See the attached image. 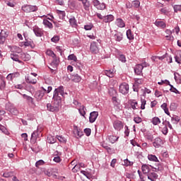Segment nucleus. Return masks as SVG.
<instances>
[{"label": "nucleus", "mask_w": 181, "mask_h": 181, "mask_svg": "<svg viewBox=\"0 0 181 181\" xmlns=\"http://www.w3.org/2000/svg\"><path fill=\"white\" fill-rule=\"evenodd\" d=\"M71 80H72V81H74V83H80V81H81V76H80L77 74L71 75Z\"/></svg>", "instance_id": "412c9836"}, {"label": "nucleus", "mask_w": 181, "mask_h": 181, "mask_svg": "<svg viewBox=\"0 0 181 181\" xmlns=\"http://www.w3.org/2000/svg\"><path fill=\"white\" fill-rule=\"evenodd\" d=\"M90 50L94 54H97V53H98L99 49H98V45H97V42H91Z\"/></svg>", "instance_id": "f8f14e48"}, {"label": "nucleus", "mask_w": 181, "mask_h": 181, "mask_svg": "<svg viewBox=\"0 0 181 181\" xmlns=\"http://www.w3.org/2000/svg\"><path fill=\"white\" fill-rule=\"evenodd\" d=\"M142 70H144V66L141 64H137L134 67V73L137 76H141V74H142Z\"/></svg>", "instance_id": "2eb2a0df"}, {"label": "nucleus", "mask_w": 181, "mask_h": 181, "mask_svg": "<svg viewBox=\"0 0 181 181\" xmlns=\"http://www.w3.org/2000/svg\"><path fill=\"white\" fill-rule=\"evenodd\" d=\"M154 25L160 29H165V28H166V23L163 21L156 20Z\"/></svg>", "instance_id": "dca6fc26"}, {"label": "nucleus", "mask_w": 181, "mask_h": 181, "mask_svg": "<svg viewBox=\"0 0 181 181\" xmlns=\"http://www.w3.org/2000/svg\"><path fill=\"white\" fill-rule=\"evenodd\" d=\"M117 96L116 97H113L112 98V101L115 105V107H116L117 108H119V100L117 98Z\"/></svg>", "instance_id": "e433bc0d"}, {"label": "nucleus", "mask_w": 181, "mask_h": 181, "mask_svg": "<svg viewBox=\"0 0 181 181\" xmlns=\"http://www.w3.org/2000/svg\"><path fill=\"white\" fill-rule=\"evenodd\" d=\"M119 91L124 95L128 94L129 93V85L125 82L121 83L119 86Z\"/></svg>", "instance_id": "20e7f679"}, {"label": "nucleus", "mask_w": 181, "mask_h": 181, "mask_svg": "<svg viewBox=\"0 0 181 181\" xmlns=\"http://www.w3.org/2000/svg\"><path fill=\"white\" fill-rule=\"evenodd\" d=\"M79 2H82V5L85 11H90V1L88 0H78Z\"/></svg>", "instance_id": "a211bd4d"}, {"label": "nucleus", "mask_w": 181, "mask_h": 181, "mask_svg": "<svg viewBox=\"0 0 181 181\" xmlns=\"http://www.w3.org/2000/svg\"><path fill=\"white\" fill-rule=\"evenodd\" d=\"M10 57L13 62H18V63H22V61L19 60V55L16 54H11Z\"/></svg>", "instance_id": "473e14b6"}, {"label": "nucleus", "mask_w": 181, "mask_h": 181, "mask_svg": "<svg viewBox=\"0 0 181 181\" xmlns=\"http://www.w3.org/2000/svg\"><path fill=\"white\" fill-rule=\"evenodd\" d=\"M126 35L129 40H134V34H132V31H131V30H127Z\"/></svg>", "instance_id": "58836bf2"}, {"label": "nucleus", "mask_w": 181, "mask_h": 181, "mask_svg": "<svg viewBox=\"0 0 181 181\" xmlns=\"http://www.w3.org/2000/svg\"><path fill=\"white\" fill-rule=\"evenodd\" d=\"M21 57L24 62H29L30 60V55L29 54L22 53Z\"/></svg>", "instance_id": "2f4dec72"}, {"label": "nucleus", "mask_w": 181, "mask_h": 181, "mask_svg": "<svg viewBox=\"0 0 181 181\" xmlns=\"http://www.w3.org/2000/svg\"><path fill=\"white\" fill-rule=\"evenodd\" d=\"M92 4L96 9L98 11H104L107 8V6L105 4V3H101L98 0H93Z\"/></svg>", "instance_id": "423d86ee"}, {"label": "nucleus", "mask_w": 181, "mask_h": 181, "mask_svg": "<svg viewBox=\"0 0 181 181\" xmlns=\"http://www.w3.org/2000/svg\"><path fill=\"white\" fill-rule=\"evenodd\" d=\"M81 168H86V164H84L83 163H79L78 164H76L72 168V172L74 173H77V172H78V170H80V169H81Z\"/></svg>", "instance_id": "ddd939ff"}, {"label": "nucleus", "mask_w": 181, "mask_h": 181, "mask_svg": "<svg viewBox=\"0 0 181 181\" xmlns=\"http://www.w3.org/2000/svg\"><path fill=\"white\" fill-rule=\"evenodd\" d=\"M103 21L105 23H108L110 22H112V21H114V16L110 14V15L103 16Z\"/></svg>", "instance_id": "aec40b11"}, {"label": "nucleus", "mask_w": 181, "mask_h": 181, "mask_svg": "<svg viewBox=\"0 0 181 181\" xmlns=\"http://www.w3.org/2000/svg\"><path fill=\"white\" fill-rule=\"evenodd\" d=\"M42 165H45V161H43V160H39L35 163L36 168H39V166H42Z\"/></svg>", "instance_id": "0e129e2a"}, {"label": "nucleus", "mask_w": 181, "mask_h": 181, "mask_svg": "<svg viewBox=\"0 0 181 181\" xmlns=\"http://www.w3.org/2000/svg\"><path fill=\"white\" fill-rule=\"evenodd\" d=\"M6 37H8V31L1 30L0 33V45H4V43H5Z\"/></svg>", "instance_id": "1a4fd4ad"}, {"label": "nucleus", "mask_w": 181, "mask_h": 181, "mask_svg": "<svg viewBox=\"0 0 181 181\" xmlns=\"http://www.w3.org/2000/svg\"><path fill=\"white\" fill-rule=\"evenodd\" d=\"M86 110L87 109H86V107H84V105H82L81 108L78 109L79 113L81 114V115H82V117H85Z\"/></svg>", "instance_id": "c03bdc74"}, {"label": "nucleus", "mask_w": 181, "mask_h": 181, "mask_svg": "<svg viewBox=\"0 0 181 181\" xmlns=\"http://www.w3.org/2000/svg\"><path fill=\"white\" fill-rule=\"evenodd\" d=\"M132 6L134 8H139L141 6V2L138 0H135L132 1Z\"/></svg>", "instance_id": "8fccbe9b"}, {"label": "nucleus", "mask_w": 181, "mask_h": 181, "mask_svg": "<svg viewBox=\"0 0 181 181\" xmlns=\"http://www.w3.org/2000/svg\"><path fill=\"white\" fill-rule=\"evenodd\" d=\"M8 111L12 114V115H18L19 114V111H18V109L13 106V105H10L8 107Z\"/></svg>", "instance_id": "f3484780"}, {"label": "nucleus", "mask_w": 181, "mask_h": 181, "mask_svg": "<svg viewBox=\"0 0 181 181\" xmlns=\"http://www.w3.org/2000/svg\"><path fill=\"white\" fill-rule=\"evenodd\" d=\"M116 25L118 28H125V22L122 18L116 19Z\"/></svg>", "instance_id": "a878e982"}, {"label": "nucleus", "mask_w": 181, "mask_h": 181, "mask_svg": "<svg viewBox=\"0 0 181 181\" xmlns=\"http://www.w3.org/2000/svg\"><path fill=\"white\" fill-rule=\"evenodd\" d=\"M69 22L72 28H77V20H76V17L71 16Z\"/></svg>", "instance_id": "5701e85b"}, {"label": "nucleus", "mask_w": 181, "mask_h": 181, "mask_svg": "<svg viewBox=\"0 0 181 181\" xmlns=\"http://www.w3.org/2000/svg\"><path fill=\"white\" fill-rule=\"evenodd\" d=\"M146 139H147L148 141H150L151 142H152L153 141V135H152L151 134L148 133L145 136Z\"/></svg>", "instance_id": "4d7b16f0"}, {"label": "nucleus", "mask_w": 181, "mask_h": 181, "mask_svg": "<svg viewBox=\"0 0 181 181\" xmlns=\"http://www.w3.org/2000/svg\"><path fill=\"white\" fill-rule=\"evenodd\" d=\"M67 93L64 92V87L59 86L55 88L53 93V103L47 104V110L50 112H59L62 105V98H65Z\"/></svg>", "instance_id": "f257e3e1"}, {"label": "nucleus", "mask_w": 181, "mask_h": 181, "mask_svg": "<svg viewBox=\"0 0 181 181\" xmlns=\"http://www.w3.org/2000/svg\"><path fill=\"white\" fill-rule=\"evenodd\" d=\"M42 23L45 28H48V29H53V24L47 19H44Z\"/></svg>", "instance_id": "cd10ccee"}, {"label": "nucleus", "mask_w": 181, "mask_h": 181, "mask_svg": "<svg viewBox=\"0 0 181 181\" xmlns=\"http://www.w3.org/2000/svg\"><path fill=\"white\" fill-rule=\"evenodd\" d=\"M46 54H47V56H50L51 57H56V54H54V52L52 51V49H47Z\"/></svg>", "instance_id": "13d9d810"}, {"label": "nucleus", "mask_w": 181, "mask_h": 181, "mask_svg": "<svg viewBox=\"0 0 181 181\" xmlns=\"http://www.w3.org/2000/svg\"><path fill=\"white\" fill-rule=\"evenodd\" d=\"M33 32L37 37H42L43 36V30L42 28H39L38 27L33 28Z\"/></svg>", "instance_id": "4468645a"}, {"label": "nucleus", "mask_w": 181, "mask_h": 181, "mask_svg": "<svg viewBox=\"0 0 181 181\" xmlns=\"http://www.w3.org/2000/svg\"><path fill=\"white\" fill-rule=\"evenodd\" d=\"M118 138L119 137H117V136H110L109 141L111 142V144H115V142L118 141Z\"/></svg>", "instance_id": "37998d69"}, {"label": "nucleus", "mask_w": 181, "mask_h": 181, "mask_svg": "<svg viewBox=\"0 0 181 181\" xmlns=\"http://www.w3.org/2000/svg\"><path fill=\"white\" fill-rule=\"evenodd\" d=\"M19 76H21V74H19V72H14L12 74H9L6 78L7 80H13V78H16V77H19Z\"/></svg>", "instance_id": "b1692460"}, {"label": "nucleus", "mask_w": 181, "mask_h": 181, "mask_svg": "<svg viewBox=\"0 0 181 181\" xmlns=\"http://www.w3.org/2000/svg\"><path fill=\"white\" fill-rule=\"evenodd\" d=\"M57 13L59 16V19H64L66 17V12L64 11L57 10Z\"/></svg>", "instance_id": "4c0bfd02"}, {"label": "nucleus", "mask_w": 181, "mask_h": 181, "mask_svg": "<svg viewBox=\"0 0 181 181\" xmlns=\"http://www.w3.org/2000/svg\"><path fill=\"white\" fill-rule=\"evenodd\" d=\"M109 94L111 95V97H118V93H117V90L111 88L109 89Z\"/></svg>", "instance_id": "c9c22d12"}, {"label": "nucleus", "mask_w": 181, "mask_h": 181, "mask_svg": "<svg viewBox=\"0 0 181 181\" xmlns=\"http://www.w3.org/2000/svg\"><path fill=\"white\" fill-rule=\"evenodd\" d=\"M148 160H151V162H159L158 157H156V156L153 155V154H148Z\"/></svg>", "instance_id": "72a5a7b5"}, {"label": "nucleus", "mask_w": 181, "mask_h": 181, "mask_svg": "<svg viewBox=\"0 0 181 181\" xmlns=\"http://www.w3.org/2000/svg\"><path fill=\"white\" fill-rule=\"evenodd\" d=\"M56 138L62 144H66V142H67V139H66V138L63 136H57Z\"/></svg>", "instance_id": "79ce46f5"}, {"label": "nucleus", "mask_w": 181, "mask_h": 181, "mask_svg": "<svg viewBox=\"0 0 181 181\" xmlns=\"http://www.w3.org/2000/svg\"><path fill=\"white\" fill-rule=\"evenodd\" d=\"M56 141H57V138L53 136H49L47 137V141L48 144H55Z\"/></svg>", "instance_id": "f704fd0d"}, {"label": "nucleus", "mask_w": 181, "mask_h": 181, "mask_svg": "<svg viewBox=\"0 0 181 181\" xmlns=\"http://www.w3.org/2000/svg\"><path fill=\"white\" fill-rule=\"evenodd\" d=\"M147 177L148 180L155 181V180L158 179V174L156 173H148L147 175Z\"/></svg>", "instance_id": "6ab92c4d"}, {"label": "nucleus", "mask_w": 181, "mask_h": 181, "mask_svg": "<svg viewBox=\"0 0 181 181\" xmlns=\"http://www.w3.org/2000/svg\"><path fill=\"white\" fill-rule=\"evenodd\" d=\"M151 122L153 125H159V124H160V119L158 117H155L152 119Z\"/></svg>", "instance_id": "a19ab883"}, {"label": "nucleus", "mask_w": 181, "mask_h": 181, "mask_svg": "<svg viewBox=\"0 0 181 181\" xmlns=\"http://www.w3.org/2000/svg\"><path fill=\"white\" fill-rule=\"evenodd\" d=\"M23 98H25V100H27V101H28V103H31V104H33V99L32 97L24 94L23 95Z\"/></svg>", "instance_id": "3c124183"}, {"label": "nucleus", "mask_w": 181, "mask_h": 181, "mask_svg": "<svg viewBox=\"0 0 181 181\" xmlns=\"http://www.w3.org/2000/svg\"><path fill=\"white\" fill-rule=\"evenodd\" d=\"M170 91H171L172 93H175V94H180V92H179V90H177V89H176V88L173 87V86L172 84L170 83Z\"/></svg>", "instance_id": "a18cd8bd"}, {"label": "nucleus", "mask_w": 181, "mask_h": 181, "mask_svg": "<svg viewBox=\"0 0 181 181\" xmlns=\"http://www.w3.org/2000/svg\"><path fill=\"white\" fill-rule=\"evenodd\" d=\"M123 165H124V166H132V165H134V162L129 161V160H128V159L127 158V159H125V160H124Z\"/></svg>", "instance_id": "09e8293b"}, {"label": "nucleus", "mask_w": 181, "mask_h": 181, "mask_svg": "<svg viewBox=\"0 0 181 181\" xmlns=\"http://www.w3.org/2000/svg\"><path fill=\"white\" fill-rule=\"evenodd\" d=\"M0 131L2 132L4 134H8V130L6 129V127L3 126L0 124Z\"/></svg>", "instance_id": "e2e57ef3"}, {"label": "nucleus", "mask_w": 181, "mask_h": 181, "mask_svg": "<svg viewBox=\"0 0 181 181\" xmlns=\"http://www.w3.org/2000/svg\"><path fill=\"white\" fill-rule=\"evenodd\" d=\"M103 74L110 78H112V77H114V69L105 70L103 71Z\"/></svg>", "instance_id": "bb28decb"}, {"label": "nucleus", "mask_w": 181, "mask_h": 181, "mask_svg": "<svg viewBox=\"0 0 181 181\" xmlns=\"http://www.w3.org/2000/svg\"><path fill=\"white\" fill-rule=\"evenodd\" d=\"M113 128L116 131H120L122 129V128H124V123L119 120H115L113 122Z\"/></svg>", "instance_id": "6e6552de"}, {"label": "nucleus", "mask_w": 181, "mask_h": 181, "mask_svg": "<svg viewBox=\"0 0 181 181\" xmlns=\"http://www.w3.org/2000/svg\"><path fill=\"white\" fill-rule=\"evenodd\" d=\"M114 38H115V40H116V42H121V40L124 39V35L121 33H117L115 34Z\"/></svg>", "instance_id": "c85d7f7f"}, {"label": "nucleus", "mask_w": 181, "mask_h": 181, "mask_svg": "<svg viewBox=\"0 0 181 181\" xmlns=\"http://www.w3.org/2000/svg\"><path fill=\"white\" fill-rule=\"evenodd\" d=\"M53 60L51 62V66H52L54 68L57 67V66H59V63H60V59H59V58H57V57H52Z\"/></svg>", "instance_id": "393cba45"}, {"label": "nucleus", "mask_w": 181, "mask_h": 181, "mask_svg": "<svg viewBox=\"0 0 181 181\" xmlns=\"http://www.w3.org/2000/svg\"><path fill=\"white\" fill-rule=\"evenodd\" d=\"M119 62H122V63L127 62V58L125 57V55H124V54H120L119 56Z\"/></svg>", "instance_id": "bf43d9fd"}, {"label": "nucleus", "mask_w": 181, "mask_h": 181, "mask_svg": "<svg viewBox=\"0 0 181 181\" xmlns=\"http://www.w3.org/2000/svg\"><path fill=\"white\" fill-rule=\"evenodd\" d=\"M21 9L23 12L30 13V12H36V11H37V7L32 5H24L22 6Z\"/></svg>", "instance_id": "39448f33"}, {"label": "nucleus", "mask_w": 181, "mask_h": 181, "mask_svg": "<svg viewBox=\"0 0 181 181\" xmlns=\"http://www.w3.org/2000/svg\"><path fill=\"white\" fill-rule=\"evenodd\" d=\"M52 90H53V87L45 84L44 86H42L40 89L35 93V98H37V100H42L43 97H45V95L49 94Z\"/></svg>", "instance_id": "f03ea898"}, {"label": "nucleus", "mask_w": 181, "mask_h": 181, "mask_svg": "<svg viewBox=\"0 0 181 181\" xmlns=\"http://www.w3.org/2000/svg\"><path fill=\"white\" fill-rule=\"evenodd\" d=\"M144 83V79L142 78H135L134 83L133 84V91L138 93L139 91V86Z\"/></svg>", "instance_id": "0eeeda50"}, {"label": "nucleus", "mask_w": 181, "mask_h": 181, "mask_svg": "<svg viewBox=\"0 0 181 181\" xmlns=\"http://www.w3.org/2000/svg\"><path fill=\"white\" fill-rule=\"evenodd\" d=\"M158 84L159 85V86H162V84H166L167 86H169V85H170V82L168 81V80H161V81L160 82H158Z\"/></svg>", "instance_id": "052dcab7"}, {"label": "nucleus", "mask_w": 181, "mask_h": 181, "mask_svg": "<svg viewBox=\"0 0 181 181\" xmlns=\"http://www.w3.org/2000/svg\"><path fill=\"white\" fill-rule=\"evenodd\" d=\"M142 172L144 175H146V173H149L151 170V168H149V165L144 164L141 166Z\"/></svg>", "instance_id": "c756f323"}, {"label": "nucleus", "mask_w": 181, "mask_h": 181, "mask_svg": "<svg viewBox=\"0 0 181 181\" xmlns=\"http://www.w3.org/2000/svg\"><path fill=\"white\" fill-rule=\"evenodd\" d=\"M163 144V140L159 137H157L153 142V146H154V148H160Z\"/></svg>", "instance_id": "9d476101"}, {"label": "nucleus", "mask_w": 181, "mask_h": 181, "mask_svg": "<svg viewBox=\"0 0 181 181\" xmlns=\"http://www.w3.org/2000/svg\"><path fill=\"white\" fill-rule=\"evenodd\" d=\"M141 110H145V105H146V100L145 99H141Z\"/></svg>", "instance_id": "69168bd1"}, {"label": "nucleus", "mask_w": 181, "mask_h": 181, "mask_svg": "<svg viewBox=\"0 0 181 181\" xmlns=\"http://www.w3.org/2000/svg\"><path fill=\"white\" fill-rule=\"evenodd\" d=\"M94 28V25L93 24H88L84 25L85 30H91Z\"/></svg>", "instance_id": "680f3d73"}, {"label": "nucleus", "mask_w": 181, "mask_h": 181, "mask_svg": "<svg viewBox=\"0 0 181 181\" xmlns=\"http://www.w3.org/2000/svg\"><path fill=\"white\" fill-rule=\"evenodd\" d=\"M81 173L87 177V179H90L91 177V174L86 170H81Z\"/></svg>", "instance_id": "49530a36"}, {"label": "nucleus", "mask_w": 181, "mask_h": 181, "mask_svg": "<svg viewBox=\"0 0 181 181\" xmlns=\"http://www.w3.org/2000/svg\"><path fill=\"white\" fill-rule=\"evenodd\" d=\"M36 77H37V74L31 73L25 76V81L28 84H36V83H37V79H36Z\"/></svg>", "instance_id": "7ed1b4c3"}, {"label": "nucleus", "mask_w": 181, "mask_h": 181, "mask_svg": "<svg viewBox=\"0 0 181 181\" xmlns=\"http://www.w3.org/2000/svg\"><path fill=\"white\" fill-rule=\"evenodd\" d=\"M168 125H165L162 129V133L163 135H168Z\"/></svg>", "instance_id": "774afa93"}, {"label": "nucleus", "mask_w": 181, "mask_h": 181, "mask_svg": "<svg viewBox=\"0 0 181 181\" xmlns=\"http://www.w3.org/2000/svg\"><path fill=\"white\" fill-rule=\"evenodd\" d=\"M173 9L175 13H177V12H181V5H174Z\"/></svg>", "instance_id": "864d4df0"}, {"label": "nucleus", "mask_w": 181, "mask_h": 181, "mask_svg": "<svg viewBox=\"0 0 181 181\" xmlns=\"http://www.w3.org/2000/svg\"><path fill=\"white\" fill-rule=\"evenodd\" d=\"M21 46H25V47L30 46L32 49L35 48V44L33 42L28 41L21 42Z\"/></svg>", "instance_id": "7c9ffc66"}, {"label": "nucleus", "mask_w": 181, "mask_h": 181, "mask_svg": "<svg viewBox=\"0 0 181 181\" xmlns=\"http://www.w3.org/2000/svg\"><path fill=\"white\" fill-rule=\"evenodd\" d=\"M6 87V83L5 82V78L0 75V90H5Z\"/></svg>", "instance_id": "4be33fe9"}, {"label": "nucleus", "mask_w": 181, "mask_h": 181, "mask_svg": "<svg viewBox=\"0 0 181 181\" xmlns=\"http://www.w3.org/2000/svg\"><path fill=\"white\" fill-rule=\"evenodd\" d=\"M134 121L136 124H141V122H142V118L140 117H136L134 118Z\"/></svg>", "instance_id": "338daca9"}, {"label": "nucleus", "mask_w": 181, "mask_h": 181, "mask_svg": "<svg viewBox=\"0 0 181 181\" xmlns=\"http://www.w3.org/2000/svg\"><path fill=\"white\" fill-rule=\"evenodd\" d=\"M37 135L38 134L37 131L33 132L31 134V141H36V139H37Z\"/></svg>", "instance_id": "5fc2aeb1"}, {"label": "nucleus", "mask_w": 181, "mask_h": 181, "mask_svg": "<svg viewBox=\"0 0 181 181\" xmlns=\"http://www.w3.org/2000/svg\"><path fill=\"white\" fill-rule=\"evenodd\" d=\"M98 117V112L97 111L91 112L90 113L89 122H90V124L95 122V119H97Z\"/></svg>", "instance_id": "9b49d317"}, {"label": "nucleus", "mask_w": 181, "mask_h": 181, "mask_svg": "<svg viewBox=\"0 0 181 181\" xmlns=\"http://www.w3.org/2000/svg\"><path fill=\"white\" fill-rule=\"evenodd\" d=\"M74 133L75 134V135H77V136H78L79 138H81V136H83V132H81L78 129H74Z\"/></svg>", "instance_id": "de8ad7c7"}, {"label": "nucleus", "mask_w": 181, "mask_h": 181, "mask_svg": "<svg viewBox=\"0 0 181 181\" xmlns=\"http://www.w3.org/2000/svg\"><path fill=\"white\" fill-rule=\"evenodd\" d=\"M179 121H180V117L176 115H173V117H171V122L173 124H178Z\"/></svg>", "instance_id": "ea45409f"}, {"label": "nucleus", "mask_w": 181, "mask_h": 181, "mask_svg": "<svg viewBox=\"0 0 181 181\" xmlns=\"http://www.w3.org/2000/svg\"><path fill=\"white\" fill-rule=\"evenodd\" d=\"M68 60H73V62H77V57L74 54H71L68 56Z\"/></svg>", "instance_id": "6e6d98bb"}, {"label": "nucleus", "mask_w": 181, "mask_h": 181, "mask_svg": "<svg viewBox=\"0 0 181 181\" xmlns=\"http://www.w3.org/2000/svg\"><path fill=\"white\" fill-rule=\"evenodd\" d=\"M138 102L133 100L131 103V107L132 108V110H138Z\"/></svg>", "instance_id": "603ef678"}]
</instances>
